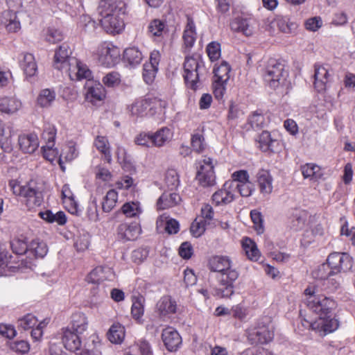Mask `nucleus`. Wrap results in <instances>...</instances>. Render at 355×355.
I'll return each mask as SVG.
<instances>
[{
	"label": "nucleus",
	"instance_id": "f257e3e1",
	"mask_svg": "<svg viewBox=\"0 0 355 355\" xmlns=\"http://www.w3.org/2000/svg\"><path fill=\"white\" fill-rule=\"evenodd\" d=\"M211 272H217L216 279L223 286L217 291V295L222 297H230L234 293V284L239 278V271L233 268V262L230 257L214 255L211 257L207 263Z\"/></svg>",
	"mask_w": 355,
	"mask_h": 355
},
{
	"label": "nucleus",
	"instance_id": "f03ea898",
	"mask_svg": "<svg viewBox=\"0 0 355 355\" xmlns=\"http://www.w3.org/2000/svg\"><path fill=\"white\" fill-rule=\"evenodd\" d=\"M183 68L187 86L196 91L200 86V76L204 68L202 61L198 55L186 56Z\"/></svg>",
	"mask_w": 355,
	"mask_h": 355
},
{
	"label": "nucleus",
	"instance_id": "7ed1b4c3",
	"mask_svg": "<svg viewBox=\"0 0 355 355\" xmlns=\"http://www.w3.org/2000/svg\"><path fill=\"white\" fill-rule=\"evenodd\" d=\"M262 75L265 83L270 88L276 89L284 83L288 76V72L281 62L275 58H270L268 60Z\"/></svg>",
	"mask_w": 355,
	"mask_h": 355
},
{
	"label": "nucleus",
	"instance_id": "20e7f679",
	"mask_svg": "<svg viewBox=\"0 0 355 355\" xmlns=\"http://www.w3.org/2000/svg\"><path fill=\"white\" fill-rule=\"evenodd\" d=\"M165 102L157 98H138L129 107L131 115L136 117H144L148 114L153 115L157 110H161L165 106Z\"/></svg>",
	"mask_w": 355,
	"mask_h": 355
},
{
	"label": "nucleus",
	"instance_id": "39448f33",
	"mask_svg": "<svg viewBox=\"0 0 355 355\" xmlns=\"http://www.w3.org/2000/svg\"><path fill=\"white\" fill-rule=\"evenodd\" d=\"M196 179L202 187H210L216 184V175L213 159L204 156L196 162Z\"/></svg>",
	"mask_w": 355,
	"mask_h": 355
},
{
	"label": "nucleus",
	"instance_id": "423d86ee",
	"mask_svg": "<svg viewBox=\"0 0 355 355\" xmlns=\"http://www.w3.org/2000/svg\"><path fill=\"white\" fill-rule=\"evenodd\" d=\"M307 307L319 316H327L336 306L335 301L325 296H311L306 299Z\"/></svg>",
	"mask_w": 355,
	"mask_h": 355
},
{
	"label": "nucleus",
	"instance_id": "0eeeda50",
	"mask_svg": "<svg viewBox=\"0 0 355 355\" xmlns=\"http://www.w3.org/2000/svg\"><path fill=\"white\" fill-rule=\"evenodd\" d=\"M248 342L251 345L265 344L271 341L274 332L269 325H259L250 328L246 331Z\"/></svg>",
	"mask_w": 355,
	"mask_h": 355
},
{
	"label": "nucleus",
	"instance_id": "6e6552de",
	"mask_svg": "<svg viewBox=\"0 0 355 355\" xmlns=\"http://www.w3.org/2000/svg\"><path fill=\"white\" fill-rule=\"evenodd\" d=\"M65 71L71 80H80L82 79L89 80L92 78V71L88 67L77 58L69 60V67Z\"/></svg>",
	"mask_w": 355,
	"mask_h": 355
},
{
	"label": "nucleus",
	"instance_id": "1a4fd4ad",
	"mask_svg": "<svg viewBox=\"0 0 355 355\" xmlns=\"http://www.w3.org/2000/svg\"><path fill=\"white\" fill-rule=\"evenodd\" d=\"M306 326L311 327L313 330L323 333V335L331 333L338 327V322L328 314L327 316H319L317 320L310 322L305 320Z\"/></svg>",
	"mask_w": 355,
	"mask_h": 355
},
{
	"label": "nucleus",
	"instance_id": "9d476101",
	"mask_svg": "<svg viewBox=\"0 0 355 355\" xmlns=\"http://www.w3.org/2000/svg\"><path fill=\"white\" fill-rule=\"evenodd\" d=\"M22 191V196L26 199V205L29 209L39 207L44 200V196L42 191L31 184L24 186V189H20Z\"/></svg>",
	"mask_w": 355,
	"mask_h": 355
},
{
	"label": "nucleus",
	"instance_id": "9b49d317",
	"mask_svg": "<svg viewBox=\"0 0 355 355\" xmlns=\"http://www.w3.org/2000/svg\"><path fill=\"white\" fill-rule=\"evenodd\" d=\"M119 12L110 14L100 19L103 28L109 33L115 34L121 33L125 26L123 20L119 16Z\"/></svg>",
	"mask_w": 355,
	"mask_h": 355
},
{
	"label": "nucleus",
	"instance_id": "f8f14e48",
	"mask_svg": "<svg viewBox=\"0 0 355 355\" xmlns=\"http://www.w3.org/2000/svg\"><path fill=\"white\" fill-rule=\"evenodd\" d=\"M314 88L318 92H324L327 86V84L331 80V74L329 69L324 65L320 64H315L314 65Z\"/></svg>",
	"mask_w": 355,
	"mask_h": 355
},
{
	"label": "nucleus",
	"instance_id": "ddd939ff",
	"mask_svg": "<svg viewBox=\"0 0 355 355\" xmlns=\"http://www.w3.org/2000/svg\"><path fill=\"white\" fill-rule=\"evenodd\" d=\"M85 89V98L92 103L102 101L105 96V88L99 82L93 80H87Z\"/></svg>",
	"mask_w": 355,
	"mask_h": 355
},
{
	"label": "nucleus",
	"instance_id": "4468645a",
	"mask_svg": "<svg viewBox=\"0 0 355 355\" xmlns=\"http://www.w3.org/2000/svg\"><path fill=\"white\" fill-rule=\"evenodd\" d=\"M232 183L225 182L222 189L216 191L211 197L212 202L216 206L226 205L234 200V191Z\"/></svg>",
	"mask_w": 355,
	"mask_h": 355
},
{
	"label": "nucleus",
	"instance_id": "2eb2a0df",
	"mask_svg": "<svg viewBox=\"0 0 355 355\" xmlns=\"http://www.w3.org/2000/svg\"><path fill=\"white\" fill-rule=\"evenodd\" d=\"M177 309V302L170 295L162 297L156 304V313L160 318H165L171 314L175 313Z\"/></svg>",
	"mask_w": 355,
	"mask_h": 355
},
{
	"label": "nucleus",
	"instance_id": "dca6fc26",
	"mask_svg": "<svg viewBox=\"0 0 355 355\" xmlns=\"http://www.w3.org/2000/svg\"><path fill=\"white\" fill-rule=\"evenodd\" d=\"M71 51L67 44H62L59 46V49L55 51L54 55L53 66L58 70L65 71L69 67V60L76 58L75 57L70 56Z\"/></svg>",
	"mask_w": 355,
	"mask_h": 355
},
{
	"label": "nucleus",
	"instance_id": "f3484780",
	"mask_svg": "<svg viewBox=\"0 0 355 355\" xmlns=\"http://www.w3.org/2000/svg\"><path fill=\"white\" fill-rule=\"evenodd\" d=\"M162 338L166 349L170 352L176 351L182 343L181 336L171 327H168L163 330Z\"/></svg>",
	"mask_w": 355,
	"mask_h": 355
},
{
	"label": "nucleus",
	"instance_id": "a211bd4d",
	"mask_svg": "<svg viewBox=\"0 0 355 355\" xmlns=\"http://www.w3.org/2000/svg\"><path fill=\"white\" fill-rule=\"evenodd\" d=\"M118 236L123 241H134L141 233V228L137 223H122L117 229Z\"/></svg>",
	"mask_w": 355,
	"mask_h": 355
},
{
	"label": "nucleus",
	"instance_id": "6ab92c4d",
	"mask_svg": "<svg viewBox=\"0 0 355 355\" xmlns=\"http://www.w3.org/2000/svg\"><path fill=\"white\" fill-rule=\"evenodd\" d=\"M257 141L259 143V148L263 152L277 153L280 149L279 141L273 139L268 131H263Z\"/></svg>",
	"mask_w": 355,
	"mask_h": 355
},
{
	"label": "nucleus",
	"instance_id": "aec40b11",
	"mask_svg": "<svg viewBox=\"0 0 355 355\" xmlns=\"http://www.w3.org/2000/svg\"><path fill=\"white\" fill-rule=\"evenodd\" d=\"M78 334L68 328L62 329V341L67 350L76 352L80 349L81 341Z\"/></svg>",
	"mask_w": 355,
	"mask_h": 355
},
{
	"label": "nucleus",
	"instance_id": "412c9836",
	"mask_svg": "<svg viewBox=\"0 0 355 355\" xmlns=\"http://www.w3.org/2000/svg\"><path fill=\"white\" fill-rule=\"evenodd\" d=\"M112 276V271L109 267L97 266L87 276L86 280L92 284H100L110 279Z\"/></svg>",
	"mask_w": 355,
	"mask_h": 355
},
{
	"label": "nucleus",
	"instance_id": "4be33fe9",
	"mask_svg": "<svg viewBox=\"0 0 355 355\" xmlns=\"http://www.w3.org/2000/svg\"><path fill=\"white\" fill-rule=\"evenodd\" d=\"M18 142L20 149L25 153H33L39 146L38 138L35 134L20 135Z\"/></svg>",
	"mask_w": 355,
	"mask_h": 355
},
{
	"label": "nucleus",
	"instance_id": "5701e85b",
	"mask_svg": "<svg viewBox=\"0 0 355 355\" xmlns=\"http://www.w3.org/2000/svg\"><path fill=\"white\" fill-rule=\"evenodd\" d=\"M257 181L261 193L270 194L272 191V178L268 171L260 169L257 173Z\"/></svg>",
	"mask_w": 355,
	"mask_h": 355
},
{
	"label": "nucleus",
	"instance_id": "b1692460",
	"mask_svg": "<svg viewBox=\"0 0 355 355\" xmlns=\"http://www.w3.org/2000/svg\"><path fill=\"white\" fill-rule=\"evenodd\" d=\"M253 21L252 19L237 17L231 24L233 31L241 32L244 35L251 36L254 33Z\"/></svg>",
	"mask_w": 355,
	"mask_h": 355
},
{
	"label": "nucleus",
	"instance_id": "393cba45",
	"mask_svg": "<svg viewBox=\"0 0 355 355\" xmlns=\"http://www.w3.org/2000/svg\"><path fill=\"white\" fill-rule=\"evenodd\" d=\"M185 51H189L193 46L196 39V26L191 17L187 18V23L182 36Z\"/></svg>",
	"mask_w": 355,
	"mask_h": 355
},
{
	"label": "nucleus",
	"instance_id": "a878e982",
	"mask_svg": "<svg viewBox=\"0 0 355 355\" xmlns=\"http://www.w3.org/2000/svg\"><path fill=\"white\" fill-rule=\"evenodd\" d=\"M114 49L110 46V44L103 42L101 44L97 50L98 62L101 64L109 67L113 63V52Z\"/></svg>",
	"mask_w": 355,
	"mask_h": 355
},
{
	"label": "nucleus",
	"instance_id": "bb28decb",
	"mask_svg": "<svg viewBox=\"0 0 355 355\" xmlns=\"http://www.w3.org/2000/svg\"><path fill=\"white\" fill-rule=\"evenodd\" d=\"M181 198L175 192H164L158 199L157 206L159 209H165L177 205Z\"/></svg>",
	"mask_w": 355,
	"mask_h": 355
},
{
	"label": "nucleus",
	"instance_id": "cd10ccee",
	"mask_svg": "<svg viewBox=\"0 0 355 355\" xmlns=\"http://www.w3.org/2000/svg\"><path fill=\"white\" fill-rule=\"evenodd\" d=\"M21 107L19 100L14 97H3L0 98V112L12 114L17 112Z\"/></svg>",
	"mask_w": 355,
	"mask_h": 355
},
{
	"label": "nucleus",
	"instance_id": "c85d7f7f",
	"mask_svg": "<svg viewBox=\"0 0 355 355\" xmlns=\"http://www.w3.org/2000/svg\"><path fill=\"white\" fill-rule=\"evenodd\" d=\"M1 24L9 32L15 33L20 29V22L16 12L12 10L5 11L2 15Z\"/></svg>",
	"mask_w": 355,
	"mask_h": 355
},
{
	"label": "nucleus",
	"instance_id": "c756f323",
	"mask_svg": "<svg viewBox=\"0 0 355 355\" xmlns=\"http://www.w3.org/2000/svg\"><path fill=\"white\" fill-rule=\"evenodd\" d=\"M56 136V128L53 125L47 123L44 125V128L42 135V139L44 140L46 144L44 148H47L49 150L55 154L56 148H53L55 146V139Z\"/></svg>",
	"mask_w": 355,
	"mask_h": 355
},
{
	"label": "nucleus",
	"instance_id": "7c9ffc66",
	"mask_svg": "<svg viewBox=\"0 0 355 355\" xmlns=\"http://www.w3.org/2000/svg\"><path fill=\"white\" fill-rule=\"evenodd\" d=\"M39 216L49 223H55L59 225H63L67 223V216L64 211H60L54 214L51 210L40 211Z\"/></svg>",
	"mask_w": 355,
	"mask_h": 355
},
{
	"label": "nucleus",
	"instance_id": "2f4dec72",
	"mask_svg": "<svg viewBox=\"0 0 355 355\" xmlns=\"http://www.w3.org/2000/svg\"><path fill=\"white\" fill-rule=\"evenodd\" d=\"M143 59L142 53L136 47L127 48L123 52L124 62L130 67L139 65Z\"/></svg>",
	"mask_w": 355,
	"mask_h": 355
},
{
	"label": "nucleus",
	"instance_id": "473e14b6",
	"mask_svg": "<svg viewBox=\"0 0 355 355\" xmlns=\"http://www.w3.org/2000/svg\"><path fill=\"white\" fill-rule=\"evenodd\" d=\"M20 67L28 76H34L37 70L35 58L31 53H24L20 60Z\"/></svg>",
	"mask_w": 355,
	"mask_h": 355
},
{
	"label": "nucleus",
	"instance_id": "72a5a7b5",
	"mask_svg": "<svg viewBox=\"0 0 355 355\" xmlns=\"http://www.w3.org/2000/svg\"><path fill=\"white\" fill-rule=\"evenodd\" d=\"M48 252L46 244L40 239H34L31 241L28 248V257L43 258Z\"/></svg>",
	"mask_w": 355,
	"mask_h": 355
},
{
	"label": "nucleus",
	"instance_id": "f704fd0d",
	"mask_svg": "<svg viewBox=\"0 0 355 355\" xmlns=\"http://www.w3.org/2000/svg\"><path fill=\"white\" fill-rule=\"evenodd\" d=\"M301 171L305 179L309 178L313 181H318L322 176L320 167L313 163H307L302 166Z\"/></svg>",
	"mask_w": 355,
	"mask_h": 355
},
{
	"label": "nucleus",
	"instance_id": "c9c22d12",
	"mask_svg": "<svg viewBox=\"0 0 355 355\" xmlns=\"http://www.w3.org/2000/svg\"><path fill=\"white\" fill-rule=\"evenodd\" d=\"M107 337L112 343H121L125 338V327L119 323H114L109 329Z\"/></svg>",
	"mask_w": 355,
	"mask_h": 355
},
{
	"label": "nucleus",
	"instance_id": "e433bc0d",
	"mask_svg": "<svg viewBox=\"0 0 355 355\" xmlns=\"http://www.w3.org/2000/svg\"><path fill=\"white\" fill-rule=\"evenodd\" d=\"M72 329L77 334H83L87 328L88 321L83 313H76L71 317Z\"/></svg>",
	"mask_w": 355,
	"mask_h": 355
},
{
	"label": "nucleus",
	"instance_id": "4c0bfd02",
	"mask_svg": "<svg viewBox=\"0 0 355 355\" xmlns=\"http://www.w3.org/2000/svg\"><path fill=\"white\" fill-rule=\"evenodd\" d=\"M341 282V276L334 271L322 282L323 289L330 293L335 292L340 288Z\"/></svg>",
	"mask_w": 355,
	"mask_h": 355
},
{
	"label": "nucleus",
	"instance_id": "58836bf2",
	"mask_svg": "<svg viewBox=\"0 0 355 355\" xmlns=\"http://www.w3.org/2000/svg\"><path fill=\"white\" fill-rule=\"evenodd\" d=\"M94 146L105 156V160L108 163L112 162V155L108 139L103 136H97L94 140Z\"/></svg>",
	"mask_w": 355,
	"mask_h": 355
},
{
	"label": "nucleus",
	"instance_id": "ea45409f",
	"mask_svg": "<svg viewBox=\"0 0 355 355\" xmlns=\"http://www.w3.org/2000/svg\"><path fill=\"white\" fill-rule=\"evenodd\" d=\"M172 137L171 130L168 128H162L153 135V145L162 146Z\"/></svg>",
	"mask_w": 355,
	"mask_h": 355
},
{
	"label": "nucleus",
	"instance_id": "a19ab883",
	"mask_svg": "<svg viewBox=\"0 0 355 355\" xmlns=\"http://www.w3.org/2000/svg\"><path fill=\"white\" fill-rule=\"evenodd\" d=\"M306 220V213L304 211L296 210L290 218V227L294 231L302 230Z\"/></svg>",
	"mask_w": 355,
	"mask_h": 355
},
{
	"label": "nucleus",
	"instance_id": "79ce46f5",
	"mask_svg": "<svg viewBox=\"0 0 355 355\" xmlns=\"http://www.w3.org/2000/svg\"><path fill=\"white\" fill-rule=\"evenodd\" d=\"M231 67L226 62H223L218 67L214 69V80L221 83H227L230 80Z\"/></svg>",
	"mask_w": 355,
	"mask_h": 355
},
{
	"label": "nucleus",
	"instance_id": "37998d69",
	"mask_svg": "<svg viewBox=\"0 0 355 355\" xmlns=\"http://www.w3.org/2000/svg\"><path fill=\"white\" fill-rule=\"evenodd\" d=\"M55 92L53 89H44L40 92L37 102L42 107L50 106L55 99Z\"/></svg>",
	"mask_w": 355,
	"mask_h": 355
},
{
	"label": "nucleus",
	"instance_id": "c03bdc74",
	"mask_svg": "<svg viewBox=\"0 0 355 355\" xmlns=\"http://www.w3.org/2000/svg\"><path fill=\"white\" fill-rule=\"evenodd\" d=\"M243 248L249 259L254 261H258L260 257V252L253 241L246 238L243 242Z\"/></svg>",
	"mask_w": 355,
	"mask_h": 355
},
{
	"label": "nucleus",
	"instance_id": "a18cd8bd",
	"mask_svg": "<svg viewBox=\"0 0 355 355\" xmlns=\"http://www.w3.org/2000/svg\"><path fill=\"white\" fill-rule=\"evenodd\" d=\"M98 12L103 17L110 14L119 12V10L117 9L114 0H100Z\"/></svg>",
	"mask_w": 355,
	"mask_h": 355
},
{
	"label": "nucleus",
	"instance_id": "49530a36",
	"mask_svg": "<svg viewBox=\"0 0 355 355\" xmlns=\"http://www.w3.org/2000/svg\"><path fill=\"white\" fill-rule=\"evenodd\" d=\"M230 183H232V186L234 193L238 191L243 197L250 196L254 191V184L250 180L243 183L236 184V182H230Z\"/></svg>",
	"mask_w": 355,
	"mask_h": 355
},
{
	"label": "nucleus",
	"instance_id": "de8ad7c7",
	"mask_svg": "<svg viewBox=\"0 0 355 355\" xmlns=\"http://www.w3.org/2000/svg\"><path fill=\"white\" fill-rule=\"evenodd\" d=\"M117 199L118 193L114 189L108 191L102 203L103 211L110 212L115 207Z\"/></svg>",
	"mask_w": 355,
	"mask_h": 355
},
{
	"label": "nucleus",
	"instance_id": "09e8293b",
	"mask_svg": "<svg viewBox=\"0 0 355 355\" xmlns=\"http://www.w3.org/2000/svg\"><path fill=\"white\" fill-rule=\"evenodd\" d=\"M165 183L170 190L178 188L180 184L179 175L176 170L168 169L165 175Z\"/></svg>",
	"mask_w": 355,
	"mask_h": 355
},
{
	"label": "nucleus",
	"instance_id": "8fccbe9b",
	"mask_svg": "<svg viewBox=\"0 0 355 355\" xmlns=\"http://www.w3.org/2000/svg\"><path fill=\"white\" fill-rule=\"evenodd\" d=\"M130 348L132 352H136L139 355H149L151 354L150 346L146 340H139Z\"/></svg>",
	"mask_w": 355,
	"mask_h": 355
},
{
	"label": "nucleus",
	"instance_id": "3c124183",
	"mask_svg": "<svg viewBox=\"0 0 355 355\" xmlns=\"http://www.w3.org/2000/svg\"><path fill=\"white\" fill-rule=\"evenodd\" d=\"M332 272H334V270L330 269L329 266L327 265L325 263L320 265L313 270L312 275L315 279H320L323 282Z\"/></svg>",
	"mask_w": 355,
	"mask_h": 355
},
{
	"label": "nucleus",
	"instance_id": "603ef678",
	"mask_svg": "<svg viewBox=\"0 0 355 355\" xmlns=\"http://www.w3.org/2000/svg\"><path fill=\"white\" fill-rule=\"evenodd\" d=\"M250 217L257 234H261L263 233V218L261 213L257 209H253L250 211Z\"/></svg>",
	"mask_w": 355,
	"mask_h": 355
},
{
	"label": "nucleus",
	"instance_id": "864d4df0",
	"mask_svg": "<svg viewBox=\"0 0 355 355\" xmlns=\"http://www.w3.org/2000/svg\"><path fill=\"white\" fill-rule=\"evenodd\" d=\"M10 247L12 252L17 254H28L29 245L23 239H14L10 241Z\"/></svg>",
	"mask_w": 355,
	"mask_h": 355
},
{
	"label": "nucleus",
	"instance_id": "5fc2aeb1",
	"mask_svg": "<svg viewBox=\"0 0 355 355\" xmlns=\"http://www.w3.org/2000/svg\"><path fill=\"white\" fill-rule=\"evenodd\" d=\"M191 146L196 152H202L206 147L204 135L200 132L193 134L191 136Z\"/></svg>",
	"mask_w": 355,
	"mask_h": 355
},
{
	"label": "nucleus",
	"instance_id": "6e6d98bb",
	"mask_svg": "<svg viewBox=\"0 0 355 355\" xmlns=\"http://www.w3.org/2000/svg\"><path fill=\"white\" fill-rule=\"evenodd\" d=\"M37 318L31 313H28L18 320L19 327L24 330L33 329L37 324Z\"/></svg>",
	"mask_w": 355,
	"mask_h": 355
},
{
	"label": "nucleus",
	"instance_id": "4d7b16f0",
	"mask_svg": "<svg viewBox=\"0 0 355 355\" xmlns=\"http://www.w3.org/2000/svg\"><path fill=\"white\" fill-rule=\"evenodd\" d=\"M207 222L203 219L196 218L190 227L192 235L196 238L200 236L205 231Z\"/></svg>",
	"mask_w": 355,
	"mask_h": 355
},
{
	"label": "nucleus",
	"instance_id": "13d9d810",
	"mask_svg": "<svg viewBox=\"0 0 355 355\" xmlns=\"http://www.w3.org/2000/svg\"><path fill=\"white\" fill-rule=\"evenodd\" d=\"M103 84L108 87H114L120 84L121 76L118 72L112 71L106 74L102 80Z\"/></svg>",
	"mask_w": 355,
	"mask_h": 355
},
{
	"label": "nucleus",
	"instance_id": "bf43d9fd",
	"mask_svg": "<svg viewBox=\"0 0 355 355\" xmlns=\"http://www.w3.org/2000/svg\"><path fill=\"white\" fill-rule=\"evenodd\" d=\"M121 210L127 217H135L141 212L138 204L133 202L125 203Z\"/></svg>",
	"mask_w": 355,
	"mask_h": 355
},
{
	"label": "nucleus",
	"instance_id": "052dcab7",
	"mask_svg": "<svg viewBox=\"0 0 355 355\" xmlns=\"http://www.w3.org/2000/svg\"><path fill=\"white\" fill-rule=\"evenodd\" d=\"M143 300V297L137 298L132 305L131 313L132 317L137 320H139L144 315V309L142 303Z\"/></svg>",
	"mask_w": 355,
	"mask_h": 355
},
{
	"label": "nucleus",
	"instance_id": "680f3d73",
	"mask_svg": "<svg viewBox=\"0 0 355 355\" xmlns=\"http://www.w3.org/2000/svg\"><path fill=\"white\" fill-rule=\"evenodd\" d=\"M343 253L334 252L331 253L327 258L326 264L329 266V268L337 272L339 265L343 259Z\"/></svg>",
	"mask_w": 355,
	"mask_h": 355
},
{
	"label": "nucleus",
	"instance_id": "e2e57ef3",
	"mask_svg": "<svg viewBox=\"0 0 355 355\" xmlns=\"http://www.w3.org/2000/svg\"><path fill=\"white\" fill-rule=\"evenodd\" d=\"M207 52L211 61L217 60L220 56V44L216 42H211L207 46Z\"/></svg>",
	"mask_w": 355,
	"mask_h": 355
},
{
	"label": "nucleus",
	"instance_id": "0e129e2a",
	"mask_svg": "<svg viewBox=\"0 0 355 355\" xmlns=\"http://www.w3.org/2000/svg\"><path fill=\"white\" fill-rule=\"evenodd\" d=\"M157 71L158 68L144 64L143 69V78L144 81L147 84H151L155 78Z\"/></svg>",
	"mask_w": 355,
	"mask_h": 355
},
{
	"label": "nucleus",
	"instance_id": "69168bd1",
	"mask_svg": "<svg viewBox=\"0 0 355 355\" xmlns=\"http://www.w3.org/2000/svg\"><path fill=\"white\" fill-rule=\"evenodd\" d=\"M265 122L263 115L255 111L248 119V123L252 128H262Z\"/></svg>",
	"mask_w": 355,
	"mask_h": 355
},
{
	"label": "nucleus",
	"instance_id": "338daca9",
	"mask_svg": "<svg viewBox=\"0 0 355 355\" xmlns=\"http://www.w3.org/2000/svg\"><path fill=\"white\" fill-rule=\"evenodd\" d=\"M227 83H221L218 80L213 81V92L215 98L221 101L224 98L226 92V85Z\"/></svg>",
	"mask_w": 355,
	"mask_h": 355
},
{
	"label": "nucleus",
	"instance_id": "774afa93",
	"mask_svg": "<svg viewBox=\"0 0 355 355\" xmlns=\"http://www.w3.org/2000/svg\"><path fill=\"white\" fill-rule=\"evenodd\" d=\"M165 28V24L159 19L153 20L148 26V31L153 36H160Z\"/></svg>",
	"mask_w": 355,
	"mask_h": 355
}]
</instances>
